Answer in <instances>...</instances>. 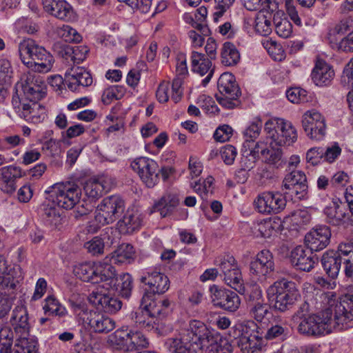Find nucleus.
Here are the masks:
<instances>
[{
	"label": "nucleus",
	"instance_id": "obj_17",
	"mask_svg": "<svg viewBox=\"0 0 353 353\" xmlns=\"http://www.w3.org/2000/svg\"><path fill=\"white\" fill-rule=\"evenodd\" d=\"M141 282L149 287V291L145 293L148 294L149 299L152 297V294H163L170 288V281L166 275L160 272L152 271L147 272V274L141 278Z\"/></svg>",
	"mask_w": 353,
	"mask_h": 353
},
{
	"label": "nucleus",
	"instance_id": "obj_32",
	"mask_svg": "<svg viewBox=\"0 0 353 353\" xmlns=\"http://www.w3.org/2000/svg\"><path fill=\"white\" fill-rule=\"evenodd\" d=\"M334 76L333 68H314L311 73L313 82L318 86L328 85Z\"/></svg>",
	"mask_w": 353,
	"mask_h": 353
},
{
	"label": "nucleus",
	"instance_id": "obj_4",
	"mask_svg": "<svg viewBox=\"0 0 353 353\" xmlns=\"http://www.w3.org/2000/svg\"><path fill=\"white\" fill-rule=\"evenodd\" d=\"M344 264V273L346 284L348 283L347 270L353 272V245L341 243L336 251L329 250L323 254L321 264L326 274L334 279L337 277L341 263Z\"/></svg>",
	"mask_w": 353,
	"mask_h": 353
},
{
	"label": "nucleus",
	"instance_id": "obj_56",
	"mask_svg": "<svg viewBox=\"0 0 353 353\" xmlns=\"http://www.w3.org/2000/svg\"><path fill=\"white\" fill-rule=\"evenodd\" d=\"M274 24L275 31L279 37L285 39L290 37L292 33V26L287 19H280L278 21L275 19Z\"/></svg>",
	"mask_w": 353,
	"mask_h": 353
},
{
	"label": "nucleus",
	"instance_id": "obj_35",
	"mask_svg": "<svg viewBox=\"0 0 353 353\" xmlns=\"http://www.w3.org/2000/svg\"><path fill=\"white\" fill-rule=\"evenodd\" d=\"M83 190L88 197L97 199L106 192V186L99 179L90 180L84 185Z\"/></svg>",
	"mask_w": 353,
	"mask_h": 353
},
{
	"label": "nucleus",
	"instance_id": "obj_2",
	"mask_svg": "<svg viewBox=\"0 0 353 353\" xmlns=\"http://www.w3.org/2000/svg\"><path fill=\"white\" fill-rule=\"evenodd\" d=\"M300 296L296 284L286 279L275 281L267 290L270 306L279 312L291 309Z\"/></svg>",
	"mask_w": 353,
	"mask_h": 353
},
{
	"label": "nucleus",
	"instance_id": "obj_37",
	"mask_svg": "<svg viewBox=\"0 0 353 353\" xmlns=\"http://www.w3.org/2000/svg\"><path fill=\"white\" fill-rule=\"evenodd\" d=\"M261 155L264 159L265 163L273 165L276 168L281 166L283 163L282 151L280 148H274V147H270V148H262Z\"/></svg>",
	"mask_w": 353,
	"mask_h": 353
},
{
	"label": "nucleus",
	"instance_id": "obj_63",
	"mask_svg": "<svg viewBox=\"0 0 353 353\" xmlns=\"http://www.w3.org/2000/svg\"><path fill=\"white\" fill-rule=\"evenodd\" d=\"M256 159L257 157L250 152L246 155L243 154L240 161L241 169L238 171V173L245 172L252 169L255 166Z\"/></svg>",
	"mask_w": 353,
	"mask_h": 353
},
{
	"label": "nucleus",
	"instance_id": "obj_13",
	"mask_svg": "<svg viewBox=\"0 0 353 353\" xmlns=\"http://www.w3.org/2000/svg\"><path fill=\"white\" fill-rule=\"evenodd\" d=\"M181 333L188 338L190 341L199 345L200 350L203 351L210 341L211 337L215 334L203 322L198 320L190 321L188 327Z\"/></svg>",
	"mask_w": 353,
	"mask_h": 353
},
{
	"label": "nucleus",
	"instance_id": "obj_51",
	"mask_svg": "<svg viewBox=\"0 0 353 353\" xmlns=\"http://www.w3.org/2000/svg\"><path fill=\"white\" fill-rule=\"evenodd\" d=\"M104 242L103 239L99 236L93 237L90 241L84 244V248L92 256H99L103 254Z\"/></svg>",
	"mask_w": 353,
	"mask_h": 353
},
{
	"label": "nucleus",
	"instance_id": "obj_47",
	"mask_svg": "<svg viewBox=\"0 0 353 353\" xmlns=\"http://www.w3.org/2000/svg\"><path fill=\"white\" fill-rule=\"evenodd\" d=\"M263 46L274 60L280 61L285 58L284 51L281 45L278 44L276 41L266 39L263 41Z\"/></svg>",
	"mask_w": 353,
	"mask_h": 353
},
{
	"label": "nucleus",
	"instance_id": "obj_36",
	"mask_svg": "<svg viewBox=\"0 0 353 353\" xmlns=\"http://www.w3.org/2000/svg\"><path fill=\"white\" fill-rule=\"evenodd\" d=\"M221 54L222 61L225 63V66L236 65L240 60L239 52L235 46L230 42L224 43Z\"/></svg>",
	"mask_w": 353,
	"mask_h": 353
},
{
	"label": "nucleus",
	"instance_id": "obj_57",
	"mask_svg": "<svg viewBox=\"0 0 353 353\" xmlns=\"http://www.w3.org/2000/svg\"><path fill=\"white\" fill-rule=\"evenodd\" d=\"M263 301L262 290L258 285H253L245 295L247 308Z\"/></svg>",
	"mask_w": 353,
	"mask_h": 353
},
{
	"label": "nucleus",
	"instance_id": "obj_43",
	"mask_svg": "<svg viewBox=\"0 0 353 353\" xmlns=\"http://www.w3.org/2000/svg\"><path fill=\"white\" fill-rule=\"evenodd\" d=\"M223 280L228 285L239 292L243 288V281L239 268L223 274Z\"/></svg>",
	"mask_w": 353,
	"mask_h": 353
},
{
	"label": "nucleus",
	"instance_id": "obj_45",
	"mask_svg": "<svg viewBox=\"0 0 353 353\" xmlns=\"http://www.w3.org/2000/svg\"><path fill=\"white\" fill-rule=\"evenodd\" d=\"M242 1L245 8L250 11L266 9L273 11L276 8V5L272 2V0H242Z\"/></svg>",
	"mask_w": 353,
	"mask_h": 353
},
{
	"label": "nucleus",
	"instance_id": "obj_30",
	"mask_svg": "<svg viewBox=\"0 0 353 353\" xmlns=\"http://www.w3.org/2000/svg\"><path fill=\"white\" fill-rule=\"evenodd\" d=\"M208 353H232L233 347L229 341L216 333L205 347Z\"/></svg>",
	"mask_w": 353,
	"mask_h": 353
},
{
	"label": "nucleus",
	"instance_id": "obj_25",
	"mask_svg": "<svg viewBox=\"0 0 353 353\" xmlns=\"http://www.w3.org/2000/svg\"><path fill=\"white\" fill-rule=\"evenodd\" d=\"M105 292L97 288V291H92L90 294L89 300L92 304L101 306L105 312L115 313L121 308L122 303L116 298L108 296Z\"/></svg>",
	"mask_w": 353,
	"mask_h": 353
},
{
	"label": "nucleus",
	"instance_id": "obj_42",
	"mask_svg": "<svg viewBox=\"0 0 353 353\" xmlns=\"http://www.w3.org/2000/svg\"><path fill=\"white\" fill-rule=\"evenodd\" d=\"M26 100L23 101L21 105V110L20 111L19 115L21 117H23L27 121L33 123H39L43 121L44 119V116L43 114H34V109L37 106L29 103L26 102Z\"/></svg>",
	"mask_w": 353,
	"mask_h": 353
},
{
	"label": "nucleus",
	"instance_id": "obj_64",
	"mask_svg": "<svg viewBox=\"0 0 353 353\" xmlns=\"http://www.w3.org/2000/svg\"><path fill=\"white\" fill-rule=\"evenodd\" d=\"M348 31H353V16L341 19L334 28V32L338 34H345Z\"/></svg>",
	"mask_w": 353,
	"mask_h": 353
},
{
	"label": "nucleus",
	"instance_id": "obj_49",
	"mask_svg": "<svg viewBox=\"0 0 353 353\" xmlns=\"http://www.w3.org/2000/svg\"><path fill=\"white\" fill-rule=\"evenodd\" d=\"M286 97L293 103H306L310 99L307 92L299 87L291 88L288 90Z\"/></svg>",
	"mask_w": 353,
	"mask_h": 353
},
{
	"label": "nucleus",
	"instance_id": "obj_10",
	"mask_svg": "<svg viewBox=\"0 0 353 353\" xmlns=\"http://www.w3.org/2000/svg\"><path fill=\"white\" fill-rule=\"evenodd\" d=\"M254 203L259 212L264 214H278L286 206L284 196L279 192H265L258 196Z\"/></svg>",
	"mask_w": 353,
	"mask_h": 353
},
{
	"label": "nucleus",
	"instance_id": "obj_52",
	"mask_svg": "<svg viewBox=\"0 0 353 353\" xmlns=\"http://www.w3.org/2000/svg\"><path fill=\"white\" fill-rule=\"evenodd\" d=\"M21 85H28L31 87H41L46 91V85L43 79L36 74L35 71H28L21 79Z\"/></svg>",
	"mask_w": 353,
	"mask_h": 353
},
{
	"label": "nucleus",
	"instance_id": "obj_7",
	"mask_svg": "<svg viewBox=\"0 0 353 353\" xmlns=\"http://www.w3.org/2000/svg\"><path fill=\"white\" fill-rule=\"evenodd\" d=\"M81 196V188L71 181L56 183L50 191L52 202L66 210L73 208L79 202Z\"/></svg>",
	"mask_w": 353,
	"mask_h": 353
},
{
	"label": "nucleus",
	"instance_id": "obj_1",
	"mask_svg": "<svg viewBox=\"0 0 353 353\" xmlns=\"http://www.w3.org/2000/svg\"><path fill=\"white\" fill-rule=\"evenodd\" d=\"M338 313L336 303L332 305L319 314L309 315L302 319L298 330L301 334L307 336H319L330 333L332 329L343 330L352 327L350 322L353 316L350 314L346 316L344 313L341 315Z\"/></svg>",
	"mask_w": 353,
	"mask_h": 353
},
{
	"label": "nucleus",
	"instance_id": "obj_5",
	"mask_svg": "<svg viewBox=\"0 0 353 353\" xmlns=\"http://www.w3.org/2000/svg\"><path fill=\"white\" fill-rule=\"evenodd\" d=\"M217 86L219 93L215 97L222 107L233 109L241 104L239 97L241 92L232 73L223 72L218 80Z\"/></svg>",
	"mask_w": 353,
	"mask_h": 353
},
{
	"label": "nucleus",
	"instance_id": "obj_20",
	"mask_svg": "<svg viewBox=\"0 0 353 353\" xmlns=\"http://www.w3.org/2000/svg\"><path fill=\"white\" fill-rule=\"evenodd\" d=\"M312 252L310 249H304L302 246L296 247L291 252L292 264L299 270L310 271L318 260Z\"/></svg>",
	"mask_w": 353,
	"mask_h": 353
},
{
	"label": "nucleus",
	"instance_id": "obj_50",
	"mask_svg": "<svg viewBox=\"0 0 353 353\" xmlns=\"http://www.w3.org/2000/svg\"><path fill=\"white\" fill-rule=\"evenodd\" d=\"M42 210L43 219L47 223L53 225H57L61 223V216L54 207L50 205L49 203H43Z\"/></svg>",
	"mask_w": 353,
	"mask_h": 353
},
{
	"label": "nucleus",
	"instance_id": "obj_26",
	"mask_svg": "<svg viewBox=\"0 0 353 353\" xmlns=\"http://www.w3.org/2000/svg\"><path fill=\"white\" fill-rule=\"evenodd\" d=\"M142 221V216L138 211L128 210L123 218L118 221V229L121 233L132 234L140 228Z\"/></svg>",
	"mask_w": 353,
	"mask_h": 353
},
{
	"label": "nucleus",
	"instance_id": "obj_60",
	"mask_svg": "<svg viewBox=\"0 0 353 353\" xmlns=\"http://www.w3.org/2000/svg\"><path fill=\"white\" fill-rule=\"evenodd\" d=\"M72 74L76 78V82H78L82 86H89L92 83V77L85 68H77L75 71L73 70Z\"/></svg>",
	"mask_w": 353,
	"mask_h": 353
},
{
	"label": "nucleus",
	"instance_id": "obj_33",
	"mask_svg": "<svg viewBox=\"0 0 353 353\" xmlns=\"http://www.w3.org/2000/svg\"><path fill=\"white\" fill-rule=\"evenodd\" d=\"M14 353H39L37 341L29 336L17 338Z\"/></svg>",
	"mask_w": 353,
	"mask_h": 353
},
{
	"label": "nucleus",
	"instance_id": "obj_15",
	"mask_svg": "<svg viewBox=\"0 0 353 353\" xmlns=\"http://www.w3.org/2000/svg\"><path fill=\"white\" fill-rule=\"evenodd\" d=\"M331 235L328 226L318 225L305 235V242L311 251L318 252L329 245Z\"/></svg>",
	"mask_w": 353,
	"mask_h": 353
},
{
	"label": "nucleus",
	"instance_id": "obj_61",
	"mask_svg": "<svg viewBox=\"0 0 353 353\" xmlns=\"http://www.w3.org/2000/svg\"><path fill=\"white\" fill-rule=\"evenodd\" d=\"M341 148L338 143H334L331 146H328L326 149L323 148V158L328 162H334L338 157L341 154Z\"/></svg>",
	"mask_w": 353,
	"mask_h": 353
},
{
	"label": "nucleus",
	"instance_id": "obj_24",
	"mask_svg": "<svg viewBox=\"0 0 353 353\" xmlns=\"http://www.w3.org/2000/svg\"><path fill=\"white\" fill-rule=\"evenodd\" d=\"M116 275L114 267L109 263H99L95 265L94 283H104L103 285L99 286L98 288L107 291L112 285H115Z\"/></svg>",
	"mask_w": 353,
	"mask_h": 353
},
{
	"label": "nucleus",
	"instance_id": "obj_16",
	"mask_svg": "<svg viewBox=\"0 0 353 353\" xmlns=\"http://www.w3.org/2000/svg\"><path fill=\"white\" fill-rule=\"evenodd\" d=\"M28 320V314L23 305L17 306L12 310L10 322L12 334L15 335L16 339L30 336V325Z\"/></svg>",
	"mask_w": 353,
	"mask_h": 353
},
{
	"label": "nucleus",
	"instance_id": "obj_11",
	"mask_svg": "<svg viewBox=\"0 0 353 353\" xmlns=\"http://www.w3.org/2000/svg\"><path fill=\"white\" fill-rule=\"evenodd\" d=\"M210 292L214 305L229 312H234L239 307L240 298L235 292L215 285L210 287Z\"/></svg>",
	"mask_w": 353,
	"mask_h": 353
},
{
	"label": "nucleus",
	"instance_id": "obj_18",
	"mask_svg": "<svg viewBox=\"0 0 353 353\" xmlns=\"http://www.w3.org/2000/svg\"><path fill=\"white\" fill-rule=\"evenodd\" d=\"M83 321L96 333H108L115 328V321L96 311L84 312Z\"/></svg>",
	"mask_w": 353,
	"mask_h": 353
},
{
	"label": "nucleus",
	"instance_id": "obj_19",
	"mask_svg": "<svg viewBox=\"0 0 353 353\" xmlns=\"http://www.w3.org/2000/svg\"><path fill=\"white\" fill-rule=\"evenodd\" d=\"M44 10L53 17L65 21L74 18L72 6L65 0H42Z\"/></svg>",
	"mask_w": 353,
	"mask_h": 353
},
{
	"label": "nucleus",
	"instance_id": "obj_39",
	"mask_svg": "<svg viewBox=\"0 0 353 353\" xmlns=\"http://www.w3.org/2000/svg\"><path fill=\"white\" fill-rule=\"evenodd\" d=\"M117 290L120 295L125 299H129L133 289V279L128 273H124L119 276Z\"/></svg>",
	"mask_w": 353,
	"mask_h": 353
},
{
	"label": "nucleus",
	"instance_id": "obj_59",
	"mask_svg": "<svg viewBox=\"0 0 353 353\" xmlns=\"http://www.w3.org/2000/svg\"><path fill=\"white\" fill-rule=\"evenodd\" d=\"M61 37L68 43H79L81 41L82 37L79 32L70 26H63L59 30Z\"/></svg>",
	"mask_w": 353,
	"mask_h": 353
},
{
	"label": "nucleus",
	"instance_id": "obj_22",
	"mask_svg": "<svg viewBox=\"0 0 353 353\" xmlns=\"http://www.w3.org/2000/svg\"><path fill=\"white\" fill-rule=\"evenodd\" d=\"M18 268L8 270L3 256H0V288L4 290H14L22 279Z\"/></svg>",
	"mask_w": 353,
	"mask_h": 353
},
{
	"label": "nucleus",
	"instance_id": "obj_58",
	"mask_svg": "<svg viewBox=\"0 0 353 353\" xmlns=\"http://www.w3.org/2000/svg\"><path fill=\"white\" fill-rule=\"evenodd\" d=\"M132 8V10L141 13H148L150 10L152 0H119Z\"/></svg>",
	"mask_w": 353,
	"mask_h": 353
},
{
	"label": "nucleus",
	"instance_id": "obj_3",
	"mask_svg": "<svg viewBox=\"0 0 353 353\" xmlns=\"http://www.w3.org/2000/svg\"><path fill=\"white\" fill-rule=\"evenodd\" d=\"M264 330L254 321L236 325L229 332L236 345L244 353H254L265 345L263 339Z\"/></svg>",
	"mask_w": 353,
	"mask_h": 353
},
{
	"label": "nucleus",
	"instance_id": "obj_28",
	"mask_svg": "<svg viewBox=\"0 0 353 353\" xmlns=\"http://www.w3.org/2000/svg\"><path fill=\"white\" fill-rule=\"evenodd\" d=\"M179 203V199L176 194L165 193L153 205L154 212H159L162 217L171 214Z\"/></svg>",
	"mask_w": 353,
	"mask_h": 353
},
{
	"label": "nucleus",
	"instance_id": "obj_6",
	"mask_svg": "<svg viewBox=\"0 0 353 353\" xmlns=\"http://www.w3.org/2000/svg\"><path fill=\"white\" fill-rule=\"evenodd\" d=\"M19 52L21 61L26 65L50 66L54 63L52 55L32 39H25L21 42Z\"/></svg>",
	"mask_w": 353,
	"mask_h": 353
},
{
	"label": "nucleus",
	"instance_id": "obj_44",
	"mask_svg": "<svg viewBox=\"0 0 353 353\" xmlns=\"http://www.w3.org/2000/svg\"><path fill=\"white\" fill-rule=\"evenodd\" d=\"M148 345V339L141 332L131 331L128 352L133 351L139 348H146Z\"/></svg>",
	"mask_w": 353,
	"mask_h": 353
},
{
	"label": "nucleus",
	"instance_id": "obj_31",
	"mask_svg": "<svg viewBox=\"0 0 353 353\" xmlns=\"http://www.w3.org/2000/svg\"><path fill=\"white\" fill-rule=\"evenodd\" d=\"M135 259V251L129 243H123L112 253L114 263H131Z\"/></svg>",
	"mask_w": 353,
	"mask_h": 353
},
{
	"label": "nucleus",
	"instance_id": "obj_29",
	"mask_svg": "<svg viewBox=\"0 0 353 353\" xmlns=\"http://www.w3.org/2000/svg\"><path fill=\"white\" fill-rule=\"evenodd\" d=\"M327 222L333 225H340L345 222V219L349 216L344 205H339L336 201L326 207L324 210Z\"/></svg>",
	"mask_w": 353,
	"mask_h": 353
},
{
	"label": "nucleus",
	"instance_id": "obj_12",
	"mask_svg": "<svg viewBox=\"0 0 353 353\" xmlns=\"http://www.w3.org/2000/svg\"><path fill=\"white\" fill-rule=\"evenodd\" d=\"M302 126L307 135L312 139H321L325 134L324 117L318 112H306L302 118Z\"/></svg>",
	"mask_w": 353,
	"mask_h": 353
},
{
	"label": "nucleus",
	"instance_id": "obj_38",
	"mask_svg": "<svg viewBox=\"0 0 353 353\" xmlns=\"http://www.w3.org/2000/svg\"><path fill=\"white\" fill-rule=\"evenodd\" d=\"M130 333L131 330L128 331L127 329L117 330L110 336V341L117 348L128 351Z\"/></svg>",
	"mask_w": 353,
	"mask_h": 353
},
{
	"label": "nucleus",
	"instance_id": "obj_14",
	"mask_svg": "<svg viewBox=\"0 0 353 353\" xmlns=\"http://www.w3.org/2000/svg\"><path fill=\"white\" fill-rule=\"evenodd\" d=\"M274 271L273 254L268 250L260 251L250 263V274L259 278L264 277Z\"/></svg>",
	"mask_w": 353,
	"mask_h": 353
},
{
	"label": "nucleus",
	"instance_id": "obj_62",
	"mask_svg": "<svg viewBox=\"0 0 353 353\" xmlns=\"http://www.w3.org/2000/svg\"><path fill=\"white\" fill-rule=\"evenodd\" d=\"M341 84L346 90L353 91V68H343Z\"/></svg>",
	"mask_w": 353,
	"mask_h": 353
},
{
	"label": "nucleus",
	"instance_id": "obj_40",
	"mask_svg": "<svg viewBox=\"0 0 353 353\" xmlns=\"http://www.w3.org/2000/svg\"><path fill=\"white\" fill-rule=\"evenodd\" d=\"M21 91L25 99L30 102H33L34 106H37V101L46 95V91L41 87L34 88L28 85H21Z\"/></svg>",
	"mask_w": 353,
	"mask_h": 353
},
{
	"label": "nucleus",
	"instance_id": "obj_53",
	"mask_svg": "<svg viewBox=\"0 0 353 353\" xmlns=\"http://www.w3.org/2000/svg\"><path fill=\"white\" fill-rule=\"evenodd\" d=\"M278 131H281L283 134L285 138V140L287 141L288 145L295 142L297 139L295 128L290 122L285 121L283 119L282 121H280Z\"/></svg>",
	"mask_w": 353,
	"mask_h": 353
},
{
	"label": "nucleus",
	"instance_id": "obj_41",
	"mask_svg": "<svg viewBox=\"0 0 353 353\" xmlns=\"http://www.w3.org/2000/svg\"><path fill=\"white\" fill-rule=\"evenodd\" d=\"M300 181L303 183L307 182L305 173L300 170H292L285 176L281 190H290L291 187L299 185Z\"/></svg>",
	"mask_w": 353,
	"mask_h": 353
},
{
	"label": "nucleus",
	"instance_id": "obj_9",
	"mask_svg": "<svg viewBox=\"0 0 353 353\" xmlns=\"http://www.w3.org/2000/svg\"><path fill=\"white\" fill-rule=\"evenodd\" d=\"M131 167L148 188H153L158 183L159 167L154 160L140 157L132 162Z\"/></svg>",
	"mask_w": 353,
	"mask_h": 353
},
{
	"label": "nucleus",
	"instance_id": "obj_34",
	"mask_svg": "<svg viewBox=\"0 0 353 353\" xmlns=\"http://www.w3.org/2000/svg\"><path fill=\"white\" fill-rule=\"evenodd\" d=\"M95 265L90 263L79 264L74 268L73 272L81 281L94 283Z\"/></svg>",
	"mask_w": 353,
	"mask_h": 353
},
{
	"label": "nucleus",
	"instance_id": "obj_21",
	"mask_svg": "<svg viewBox=\"0 0 353 353\" xmlns=\"http://www.w3.org/2000/svg\"><path fill=\"white\" fill-rule=\"evenodd\" d=\"M170 353H203L199 345L188 340L182 333L176 338H168L164 343Z\"/></svg>",
	"mask_w": 353,
	"mask_h": 353
},
{
	"label": "nucleus",
	"instance_id": "obj_46",
	"mask_svg": "<svg viewBox=\"0 0 353 353\" xmlns=\"http://www.w3.org/2000/svg\"><path fill=\"white\" fill-rule=\"evenodd\" d=\"M307 183L300 181L299 185L290 188V190H282L285 196L294 199V201L301 200L306 197L307 194Z\"/></svg>",
	"mask_w": 353,
	"mask_h": 353
},
{
	"label": "nucleus",
	"instance_id": "obj_23",
	"mask_svg": "<svg viewBox=\"0 0 353 353\" xmlns=\"http://www.w3.org/2000/svg\"><path fill=\"white\" fill-rule=\"evenodd\" d=\"M21 168L14 165L0 169V190L4 193L11 194L16 190V179L22 176Z\"/></svg>",
	"mask_w": 353,
	"mask_h": 353
},
{
	"label": "nucleus",
	"instance_id": "obj_8",
	"mask_svg": "<svg viewBox=\"0 0 353 353\" xmlns=\"http://www.w3.org/2000/svg\"><path fill=\"white\" fill-rule=\"evenodd\" d=\"M125 202L119 195L105 197L98 205L96 219L102 224H110L118 219L124 212Z\"/></svg>",
	"mask_w": 353,
	"mask_h": 353
},
{
	"label": "nucleus",
	"instance_id": "obj_55",
	"mask_svg": "<svg viewBox=\"0 0 353 353\" xmlns=\"http://www.w3.org/2000/svg\"><path fill=\"white\" fill-rule=\"evenodd\" d=\"M256 31L263 36H268L272 32V22L270 17L262 14L257 17L255 25Z\"/></svg>",
	"mask_w": 353,
	"mask_h": 353
},
{
	"label": "nucleus",
	"instance_id": "obj_48",
	"mask_svg": "<svg viewBox=\"0 0 353 353\" xmlns=\"http://www.w3.org/2000/svg\"><path fill=\"white\" fill-rule=\"evenodd\" d=\"M252 229L256 236L263 238H270L274 231L272 222L268 220H263L259 223H254Z\"/></svg>",
	"mask_w": 353,
	"mask_h": 353
},
{
	"label": "nucleus",
	"instance_id": "obj_54",
	"mask_svg": "<svg viewBox=\"0 0 353 353\" xmlns=\"http://www.w3.org/2000/svg\"><path fill=\"white\" fill-rule=\"evenodd\" d=\"M248 309L250 316L259 322H261L265 316L270 312L269 306L264 303V301L261 303H258Z\"/></svg>",
	"mask_w": 353,
	"mask_h": 353
},
{
	"label": "nucleus",
	"instance_id": "obj_27",
	"mask_svg": "<svg viewBox=\"0 0 353 353\" xmlns=\"http://www.w3.org/2000/svg\"><path fill=\"white\" fill-rule=\"evenodd\" d=\"M148 294H144L141 299V307L131 314L132 320L139 328H141L150 316H156L160 312L159 310H157V308L152 307L151 304H148Z\"/></svg>",
	"mask_w": 353,
	"mask_h": 353
}]
</instances>
